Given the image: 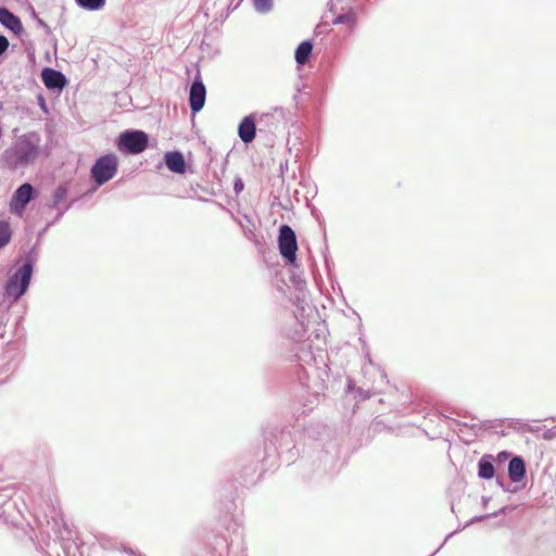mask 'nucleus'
Wrapping results in <instances>:
<instances>
[{"label": "nucleus", "mask_w": 556, "mask_h": 556, "mask_svg": "<svg viewBox=\"0 0 556 556\" xmlns=\"http://www.w3.org/2000/svg\"><path fill=\"white\" fill-rule=\"evenodd\" d=\"M34 188L30 184H23L17 188V190L14 192L11 202H10V210L12 213L22 216L25 206L30 201L33 197Z\"/></svg>", "instance_id": "423d86ee"}, {"label": "nucleus", "mask_w": 556, "mask_h": 556, "mask_svg": "<svg viewBox=\"0 0 556 556\" xmlns=\"http://www.w3.org/2000/svg\"><path fill=\"white\" fill-rule=\"evenodd\" d=\"M206 89L200 76H198L190 87L189 103L192 113H198L204 105Z\"/></svg>", "instance_id": "0eeeda50"}, {"label": "nucleus", "mask_w": 556, "mask_h": 556, "mask_svg": "<svg viewBox=\"0 0 556 556\" xmlns=\"http://www.w3.org/2000/svg\"><path fill=\"white\" fill-rule=\"evenodd\" d=\"M479 477L483 479H491L494 476V466L490 460L481 459L479 462Z\"/></svg>", "instance_id": "4468645a"}, {"label": "nucleus", "mask_w": 556, "mask_h": 556, "mask_svg": "<svg viewBox=\"0 0 556 556\" xmlns=\"http://www.w3.org/2000/svg\"><path fill=\"white\" fill-rule=\"evenodd\" d=\"M0 23L14 34H20L23 30L21 20L5 8H0Z\"/></svg>", "instance_id": "9d476101"}, {"label": "nucleus", "mask_w": 556, "mask_h": 556, "mask_svg": "<svg viewBox=\"0 0 556 556\" xmlns=\"http://www.w3.org/2000/svg\"><path fill=\"white\" fill-rule=\"evenodd\" d=\"M38 155V139L34 135H25L20 137L12 148L5 150L3 161L10 169H16L33 163Z\"/></svg>", "instance_id": "f257e3e1"}, {"label": "nucleus", "mask_w": 556, "mask_h": 556, "mask_svg": "<svg viewBox=\"0 0 556 556\" xmlns=\"http://www.w3.org/2000/svg\"><path fill=\"white\" fill-rule=\"evenodd\" d=\"M41 77L43 84L49 89L62 88L66 83L65 77L61 72L49 67L42 71Z\"/></svg>", "instance_id": "6e6552de"}, {"label": "nucleus", "mask_w": 556, "mask_h": 556, "mask_svg": "<svg viewBox=\"0 0 556 556\" xmlns=\"http://www.w3.org/2000/svg\"><path fill=\"white\" fill-rule=\"evenodd\" d=\"M11 239V228L7 222L0 220V249L7 245Z\"/></svg>", "instance_id": "dca6fc26"}, {"label": "nucleus", "mask_w": 556, "mask_h": 556, "mask_svg": "<svg viewBox=\"0 0 556 556\" xmlns=\"http://www.w3.org/2000/svg\"><path fill=\"white\" fill-rule=\"evenodd\" d=\"M148 136L144 131L134 130L121 134L118 139V150L127 151L131 154L141 153L147 149Z\"/></svg>", "instance_id": "20e7f679"}, {"label": "nucleus", "mask_w": 556, "mask_h": 556, "mask_svg": "<svg viewBox=\"0 0 556 556\" xmlns=\"http://www.w3.org/2000/svg\"><path fill=\"white\" fill-rule=\"evenodd\" d=\"M33 274L31 264H24L8 281L5 293L14 301L18 300L26 291Z\"/></svg>", "instance_id": "f03ea898"}, {"label": "nucleus", "mask_w": 556, "mask_h": 556, "mask_svg": "<svg viewBox=\"0 0 556 556\" xmlns=\"http://www.w3.org/2000/svg\"><path fill=\"white\" fill-rule=\"evenodd\" d=\"M312 50L313 45L309 41H302L295 50V61L299 64H305L308 60L309 54L312 53Z\"/></svg>", "instance_id": "ddd939ff"}, {"label": "nucleus", "mask_w": 556, "mask_h": 556, "mask_svg": "<svg viewBox=\"0 0 556 556\" xmlns=\"http://www.w3.org/2000/svg\"><path fill=\"white\" fill-rule=\"evenodd\" d=\"M253 4H254V8L256 9V11H258L261 13H266V12L270 11V9L273 7V1L271 0H253Z\"/></svg>", "instance_id": "f3484780"}, {"label": "nucleus", "mask_w": 556, "mask_h": 556, "mask_svg": "<svg viewBox=\"0 0 556 556\" xmlns=\"http://www.w3.org/2000/svg\"><path fill=\"white\" fill-rule=\"evenodd\" d=\"M9 47V40L4 36H0V55L7 51Z\"/></svg>", "instance_id": "6ab92c4d"}, {"label": "nucleus", "mask_w": 556, "mask_h": 556, "mask_svg": "<svg viewBox=\"0 0 556 556\" xmlns=\"http://www.w3.org/2000/svg\"><path fill=\"white\" fill-rule=\"evenodd\" d=\"M239 137L245 143L253 141L255 138V123L251 116H247L239 125Z\"/></svg>", "instance_id": "9b49d317"}, {"label": "nucleus", "mask_w": 556, "mask_h": 556, "mask_svg": "<svg viewBox=\"0 0 556 556\" xmlns=\"http://www.w3.org/2000/svg\"><path fill=\"white\" fill-rule=\"evenodd\" d=\"M66 194H67V190L66 188L64 187H59L55 192H54V204H59L60 202H62L65 198H66Z\"/></svg>", "instance_id": "a211bd4d"}, {"label": "nucleus", "mask_w": 556, "mask_h": 556, "mask_svg": "<svg viewBox=\"0 0 556 556\" xmlns=\"http://www.w3.org/2000/svg\"><path fill=\"white\" fill-rule=\"evenodd\" d=\"M279 252L289 263H294L296 258L298 242L293 229L288 225L279 228L278 236Z\"/></svg>", "instance_id": "39448f33"}, {"label": "nucleus", "mask_w": 556, "mask_h": 556, "mask_svg": "<svg viewBox=\"0 0 556 556\" xmlns=\"http://www.w3.org/2000/svg\"><path fill=\"white\" fill-rule=\"evenodd\" d=\"M235 188H236L237 191H239V190H241L243 188V185L240 184V186H238V184H237Z\"/></svg>", "instance_id": "aec40b11"}, {"label": "nucleus", "mask_w": 556, "mask_h": 556, "mask_svg": "<svg viewBox=\"0 0 556 556\" xmlns=\"http://www.w3.org/2000/svg\"><path fill=\"white\" fill-rule=\"evenodd\" d=\"M342 18H343V16H339V17L337 18V22H341V21H342Z\"/></svg>", "instance_id": "412c9836"}, {"label": "nucleus", "mask_w": 556, "mask_h": 556, "mask_svg": "<svg viewBox=\"0 0 556 556\" xmlns=\"http://www.w3.org/2000/svg\"><path fill=\"white\" fill-rule=\"evenodd\" d=\"M526 473L525 462L520 457H514L508 464V476L514 482H519Z\"/></svg>", "instance_id": "f8f14e48"}, {"label": "nucleus", "mask_w": 556, "mask_h": 556, "mask_svg": "<svg viewBox=\"0 0 556 556\" xmlns=\"http://www.w3.org/2000/svg\"><path fill=\"white\" fill-rule=\"evenodd\" d=\"M167 168L176 174L186 173V161L180 152H167L164 156Z\"/></svg>", "instance_id": "1a4fd4ad"}, {"label": "nucleus", "mask_w": 556, "mask_h": 556, "mask_svg": "<svg viewBox=\"0 0 556 556\" xmlns=\"http://www.w3.org/2000/svg\"><path fill=\"white\" fill-rule=\"evenodd\" d=\"M117 172V157L106 154L97 160L91 168V177L98 185H103L112 179Z\"/></svg>", "instance_id": "7ed1b4c3"}, {"label": "nucleus", "mask_w": 556, "mask_h": 556, "mask_svg": "<svg viewBox=\"0 0 556 556\" xmlns=\"http://www.w3.org/2000/svg\"><path fill=\"white\" fill-rule=\"evenodd\" d=\"M77 4L89 11H97L104 7L105 0H76Z\"/></svg>", "instance_id": "2eb2a0df"}]
</instances>
